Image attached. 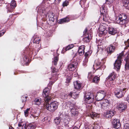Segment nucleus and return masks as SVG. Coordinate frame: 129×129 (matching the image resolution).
Instances as JSON below:
<instances>
[{
  "mask_svg": "<svg viewBox=\"0 0 129 129\" xmlns=\"http://www.w3.org/2000/svg\"><path fill=\"white\" fill-rule=\"evenodd\" d=\"M61 118L59 117H56L55 119H54V121L55 123L57 124H59Z\"/></svg>",
  "mask_w": 129,
  "mask_h": 129,
  "instance_id": "37",
  "label": "nucleus"
},
{
  "mask_svg": "<svg viewBox=\"0 0 129 129\" xmlns=\"http://www.w3.org/2000/svg\"><path fill=\"white\" fill-rule=\"evenodd\" d=\"M115 114V111L113 109L105 113L104 116L106 118L111 119Z\"/></svg>",
  "mask_w": 129,
  "mask_h": 129,
  "instance_id": "8",
  "label": "nucleus"
},
{
  "mask_svg": "<svg viewBox=\"0 0 129 129\" xmlns=\"http://www.w3.org/2000/svg\"><path fill=\"white\" fill-rule=\"evenodd\" d=\"M117 31L116 29L113 28L109 27L108 28V32L110 34L114 35L116 33Z\"/></svg>",
  "mask_w": 129,
  "mask_h": 129,
  "instance_id": "25",
  "label": "nucleus"
},
{
  "mask_svg": "<svg viewBox=\"0 0 129 129\" xmlns=\"http://www.w3.org/2000/svg\"><path fill=\"white\" fill-rule=\"evenodd\" d=\"M77 65V63L76 62H74L69 64L68 67V69L70 71H74L75 70Z\"/></svg>",
  "mask_w": 129,
  "mask_h": 129,
  "instance_id": "10",
  "label": "nucleus"
},
{
  "mask_svg": "<svg viewBox=\"0 0 129 129\" xmlns=\"http://www.w3.org/2000/svg\"><path fill=\"white\" fill-rule=\"evenodd\" d=\"M74 86L75 89H78L81 87V84L80 83H79L77 81L74 82Z\"/></svg>",
  "mask_w": 129,
  "mask_h": 129,
  "instance_id": "29",
  "label": "nucleus"
},
{
  "mask_svg": "<svg viewBox=\"0 0 129 129\" xmlns=\"http://www.w3.org/2000/svg\"><path fill=\"white\" fill-rule=\"evenodd\" d=\"M126 99L127 102L129 103V94L127 96Z\"/></svg>",
  "mask_w": 129,
  "mask_h": 129,
  "instance_id": "58",
  "label": "nucleus"
},
{
  "mask_svg": "<svg viewBox=\"0 0 129 129\" xmlns=\"http://www.w3.org/2000/svg\"><path fill=\"white\" fill-rule=\"evenodd\" d=\"M105 8L103 6H102L100 8V12L101 14V16H103V20L104 19V16L106 15L105 13H106V11Z\"/></svg>",
  "mask_w": 129,
  "mask_h": 129,
  "instance_id": "26",
  "label": "nucleus"
},
{
  "mask_svg": "<svg viewBox=\"0 0 129 129\" xmlns=\"http://www.w3.org/2000/svg\"><path fill=\"white\" fill-rule=\"evenodd\" d=\"M57 71V70L55 68H53L52 70V72H55Z\"/></svg>",
  "mask_w": 129,
  "mask_h": 129,
  "instance_id": "61",
  "label": "nucleus"
},
{
  "mask_svg": "<svg viewBox=\"0 0 129 129\" xmlns=\"http://www.w3.org/2000/svg\"><path fill=\"white\" fill-rule=\"evenodd\" d=\"M99 127V126L97 124H95L94 125V126L92 128H93V129H97V128H98Z\"/></svg>",
  "mask_w": 129,
  "mask_h": 129,
  "instance_id": "53",
  "label": "nucleus"
},
{
  "mask_svg": "<svg viewBox=\"0 0 129 129\" xmlns=\"http://www.w3.org/2000/svg\"><path fill=\"white\" fill-rule=\"evenodd\" d=\"M119 19L120 21H124V24L127 23L129 21V20L127 19V16L125 14H121L119 15Z\"/></svg>",
  "mask_w": 129,
  "mask_h": 129,
  "instance_id": "13",
  "label": "nucleus"
},
{
  "mask_svg": "<svg viewBox=\"0 0 129 129\" xmlns=\"http://www.w3.org/2000/svg\"><path fill=\"white\" fill-rule=\"evenodd\" d=\"M70 21V19L69 18L67 17L58 20V22L59 24H61L67 23L69 22Z\"/></svg>",
  "mask_w": 129,
  "mask_h": 129,
  "instance_id": "17",
  "label": "nucleus"
},
{
  "mask_svg": "<svg viewBox=\"0 0 129 129\" xmlns=\"http://www.w3.org/2000/svg\"><path fill=\"white\" fill-rule=\"evenodd\" d=\"M112 124L113 127L116 128H118L120 126V121L119 119H113L112 122Z\"/></svg>",
  "mask_w": 129,
  "mask_h": 129,
  "instance_id": "11",
  "label": "nucleus"
},
{
  "mask_svg": "<svg viewBox=\"0 0 129 129\" xmlns=\"http://www.w3.org/2000/svg\"><path fill=\"white\" fill-rule=\"evenodd\" d=\"M7 13H8L12 12L15 8H13L12 6L9 5H8L7 6Z\"/></svg>",
  "mask_w": 129,
  "mask_h": 129,
  "instance_id": "33",
  "label": "nucleus"
},
{
  "mask_svg": "<svg viewBox=\"0 0 129 129\" xmlns=\"http://www.w3.org/2000/svg\"><path fill=\"white\" fill-rule=\"evenodd\" d=\"M123 56V54L121 53L119 54L114 64V68L116 70L118 71L120 69L122 62V57Z\"/></svg>",
  "mask_w": 129,
  "mask_h": 129,
  "instance_id": "3",
  "label": "nucleus"
},
{
  "mask_svg": "<svg viewBox=\"0 0 129 129\" xmlns=\"http://www.w3.org/2000/svg\"><path fill=\"white\" fill-rule=\"evenodd\" d=\"M89 55L90 53L89 52H86L84 54L85 58H87L88 59Z\"/></svg>",
  "mask_w": 129,
  "mask_h": 129,
  "instance_id": "49",
  "label": "nucleus"
},
{
  "mask_svg": "<svg viewBox=\"0 0 129 129\" xmlns=\"http://www.w3.org/2000/svg\"><path fill=\"white\" fill-rule=\"evenodd\" d=\"M87 28H85L83 32V33H84V35H85L86 34V33H87Z\"/></svg>",
  "mask_w": 129,
  "mask_h": 129,
  "instance_id": "60",
  "label": "nucleus"
},
{
  "mask_svg": "<svg viewBox=\"0 0 129 129\" xmlns=\"http://www.w3.org/2000/svg\"><path fill=\"white\" fill-rule=\"evenodd\" d=\"M125 87H126L125 89L126 88H129V82H128L125 84Z\"/></svg>",
  "mask_w": 129,
  "mask_h": 129,
  "instance_id": "54",
  "label": "nucleus"
},
{
  "mask_svg": "<svg viewBox=\"0 0 129 129\" xmlns=\"http://www.w3.org/2000/svg\"><path fill=\"white\" fill-rule=\"evenodd\" d=\"M58 57L57 56H56L54 58L53 61H52V63H53L55 65H56L58 61Z\"/></svg>",
  "mask_w": 129,
  "mask_h": 129,
  "instance_id": "38",
  "label": "nucleus"
},
{
  "mask_svg": "<svg viewBox=\"0 0 129 129\" xmlns=\"http://www.w3.org/2000/svg\"><path fill=\"white\" fill-rule=\"evenodd\" d=\"M88 61V59L87 58H85V60L83 61V65L85 66L86 65Z\"/></svg>",
  "mask_w": 129,
  "mask_h": 129,
  "instance_id": "47",
  "label": "nucleus"
},
{
  "mask_svg": "<svg viewBox=\"0 0 129 129\" xmlns=\"http://www.w3.org/2000/svg\"><path fill=\"white\" fill-rule=\"evenodd\" d=\"M93 75L91 72L88 73L87 78L90 81L92 79Z\"/></svg>",
  "mask_w": 129,
  "mask_h": 129,
  "instance_id": "39",
  "label": "nucleus"
},
{
  "mask_svg": "<svg viewBox=\"0 0 129 129\" xmlns=\"http://www.w3.org/2000/svg\"><path fill=\"white\" fill-rule=\"evenodd\" d=\"M125 61H129V54L127 55L125 59Z\"/></svg>",
  "mask_w": 129,
  "mask_h": 129,
  "instance_id": "55",
  "label": "nucleus"
},
{
  "mask_svg": "<svg viewBox=\"0 0 129 129\" xmlns=\"http://www.w3.org/2000/svg\"><path fill=\"white\" fill-rule=\"evenodd\" d=\"M116 75L114 72L110 73L107 77L106 80H107L112 81L114 80L116 78Z\"/></svg>",
  "mask_w": 129,
  "mask_h": 129,
  "instance_id": "15",
  "label": "nucleus"
},
{
  "mask_svg": "<svg viewBox=\"0 0 129 129\" xmlns=\"http://www.w3.org/2000/svg\"><path fill=\"white\" fill-rule=\"evenodd\" d=\"M103 69L102 67H100L97 69L95 71V72L96 73V74L99 77L102 74L103 72Z\"/></svg>",
  "mask_w": 129,
  "mask_h": 129,
  "instance_id": "21",
  "label": "nucleus"
},
{
  "mask_svg": "<svg viewBox=\"0 0 129 129\" xmlns=\"http://www.w3.org/2000/svg\"><path fill=\"white\" fill-rule=\"evenodd\" d=\"M117 43H114L113 45H111L108 48L107 51L108 53L111 54L113 52L115 49V47Z\"/></svg>",
  "mask_w": 129,
  "mask_h": 129,
  "instance_id": "12",
  "label": "nucleus"
},
{
  "mask_svg": "<svg viewBox=\"0 0 129 129\" xmlns=\"http://www.w3.org/2000/svg\"><path fill=\"white\" fill-rule=\"evenodd\" d=\"M69 2L68 0H66L63 2L62 4V6L63 7L67 6L69 4Z\"/></svg>",
  "mask_w": 129,
  "mask_h": 129,
  "instance_id": "41",
  "label": "nucleus"
},
{
  "mask_svg": "<svg viewBox=\"0 0 129 129\" xmlns=\"http://www.w3.org/2000/svg\"><path fill=\"white\" fill-rule=\"evenodd\" d=\"M30 109L29 108L27 109L24 111V114L26 117L27 116L29 113L28 111Z\"/></svg>",
  "mask_w": 129,
  "mask_h": 129,
  "instance_id": "46",
  "label": "nucleus"
},
{
  "mask_svg": "<svg viewBox=\"0 0 129 129\" xmlns=\"http://www.w3.org/2000/svg\"><path fill=\"white\" fill-rule=\"evenodd\" d=\"M123 6L126 9H129V0H124L122 2Z\"/></svg>",
  "mask_w": 129,
  "mask_h": 129,
  "instance_id": "27",
  "label": "nucleus"
},
{
  "mask_svg": "<svg viewBox=\"0 0 129 129\" xmlns=\"http://www.w3.org/2000/svg\"><path fill=\"white\" fill-rule=\"evenodd\" d=\"M59 103L56 101L52 102L50 104H46L45 108L47 109L51 112H53L56 110L58 108Z\"/></svg>",
  "mask_w": 129,
  "mask_h": 129,
  "instance_id": "2",
  "label": "nucleus"
},
{
  "mask_svg": "<svg viewBox=\"0 0 129 129\" xmlns=\"http://www.w3.org/2000/svg\"><path fill=\"white\" fill-rule=\"evenodd\" d=\"M106 92L104 90L99 91L97 93L95 98L96 100L100 101L103 99L106 95Z\"/></svg>",
  "mask_w": 129,
  "mask_h": 129,
  "instance_id": "6",
  "label": "nucleus"
},
{
  "mask_svg": "<svg viewBox=\"0 0 129 129\" xmlns=\"http://www.w3.org/2000/svg\"><path fill=\"white\" fill-rule=\"evenodd\" d=\"M69 108L71 110V112L72 115L74 116H76L78 113L77 110L75 108V106L73 104L70 103V104Z\"/></svg>",
  "mask_w": 129,
  "mask_h": 129,
  "instance_id": "9",
  "label": "nucleus"
},
{
  "mask_svg": "<svg viewBox=\"0 0 129 129\" xmlns=\"http://www.w3.org/2000/svg\"><path fill=\"white\" fill-rule=\"evenodd\" d=\"M84 101L88 104L94 101V96L90 92H86L84 96Z\"/></svg>",
  "mask_w": 129,
  "mask_h": 129,
  "instance_id": "4",
  "label": "nucleus"
},
{
  "mask_svg": "<svg viewBox=\"0 0 129 129\" xmlns=\"http://www.w3.org/2000/svg\"><path fill=\"white\" fill-rule=\"evenodd\" d=\"M72 129H78V128L76 126H74V127Z\"/></svg>",
  "mask_w": 129,
  "mask_h": 129,
  "instance_id": "62",
  "label": "nucleus"
},
{
  "mask_svg": "<svg viewBox=\"0 0 129 129\" xmlns=\"http://www.w3.org/2000/svg\"><path fill=\"white\" fill-rule=\"evenodd\" d=\"M110 105V102L107 100H105L102 103L103 107L107 108Z\"/></svg>",
  "mask_w": 129,
  "mask_h": 129,
  "instance_id": "28",
  "label": "nucleus"
},
{
  "mask_svg": "<svg viewBox=\"0 0 129 129\" xmlns=\"http://www.w3.org/2000/svg\"><path fill=\"white\" fill-rule=\"evenodd\" d=\"M44 97V100L46 102V103L44 104L45 107V106L46 104L48 103V102L51 99V98L50 95Z\"/></svg>",
  "mask_w": 129,
  "mask_h": 129,
  "instance_id": "34",
  "label": "nucleus"
},
{
  "mask_svg": "<svg viewBox=\"0 0 129 129\" xmlns=\"http://www.w3.org/2000/svg\"><path fill=\"white\" fill-rule=\"evenodd\" d=\"M5 31H0V37L3 35L5 33Z\"/></svg>",
  "mask_w": 129,
  "mask_h": 129,
  "instance_id": "57",
  "label": "nucleus"
},
{
  "mask_svg": "<svg viewBox=\"0 0 129 129\" xmlns=\"http://www.w3.org/2000/svg\"><path fill=\"white\" fill-rule=\"evenodd\" d=\"M79 94V93L77 92H71L69 94H68V95L69 96L72 97L74 99H75L78 97Z\"/></svg>",
  "mask_w": 129,
  "mask_h": 129,
  "instance_id": "23",
  "label": "nucleus"
},
{
  "mask_svg": "<svg viewBox=\"0 0 129 129\" xmlns=\"http://www.w3.org/2000/svg\"><path fill=\"white\" fill-rule=\"evenodd\" d=\"M33 39L34 44H37V45L36 47H35V48H34L32 52L33 54H36L40 50L39 43L41 40V38L37 36H35L33 37Z\"/></svg>",
  "mask_w": 129,
  "mask_h": 129,
  "instance_id": "1",
  "label": "nucleus"
},
{
  "mask_svg": "<svg viewBox=\"0 0 129 129\" xmlns=\"http://www.w3.org/2000/svg\"><path fill=\"white\" fill-rule=\"evenodd\" d=\"M100 64L101 63L100 62V60H99L98 59L96 60L95 61V64L93 65L94 67H94L95 66H98L100 65Z\"/></svg>",
  "mask_w": 129,
  "mask_h": 129,
  "instance_id": "40",
  "label": "nucleus"
},
{
  "mask_svg": "<svg viewBox=\"0 0 129 129\" xmlns=\"http://www.w3.org/2000/svg\"><path fill=\"white\" fill-rule=\"evenodd\" d=\"M9 129H14V128L10 126L9 127Z\"/></svg>",
  "mask_w": 129,
  "mask_h": 129,
  "instance_id": "64",
  "label": "nucleus"
},
{
  "mask_svg": "<svg viewBox=\"0 0 129 129\" xmlns=\"http://www.w3.org/2000/svg\"><path fill=\"white\" fill-rule=\"evenodd\" d=\"M31 118H33L34 119L37 120L38 118V116L37 115H31Z\"/></svg>",
  "mask_w": 129,
  "mask_h": 129,
  "instance_id": "51",
  "label": "nucleus"
},
{
  "mask_svg": "<svg viewBox=\"0 0 129 129\" xmlns=\"http://www.w3.org/2000/svg\"><path fill=\"white\" fill-rule=\"evenodd\" d=\"M91 117L92 119H94L95 118L99 117V114L95 112H92L90 114Z\"/></svg>",
  "mask_w": 129,
  "mask_h": 129,
  "instance_id": "31",
  "label": "nucleus"
},
{
  "mask_svg": "<svg viewBox=\"0 0 129 129\" xmlns=\"http://www.w3.org/2000/svg\"><path fill=\"white\" fill-rule=\"evenodd\" d=\"M100 77L97 76H95L93 79L92 82L96 83H98L100 80Z\"/></svg>",
  "mask_w": 129,
  "mask_h": 129,
  "instance_id": "32",
  "label": "nucleus"
},
{
  "mask_svg": "<svg viewBox=\"0 0 129 129\" xmlns=\"http://www.w3.org/2000/svg\"><path fill=\"white\" fill-rule=\"evenodd\" d=\"M125 45L127 47H129V39H128L126 41L124 42Z\"/></svg>",
  "mask_w": 129,
  "mask_h": 129,
  "instance_id": "52",
  "label": "nucleus"
},
{
  "mask_svg": "<svg viewBox=\"0 0 129 129\" xmlns=\"http://www.w3.org/2000/svg\"><path fill=\"white\" fill-rule=\"evenodd\" d=\"M41 99L39 98H36L33 101V103L35 105H39L41 104Z\"/></svg>",
  "mask_w": 129,
  "mask_h": 129,
  "instance_id": "24",
  "label": "nucleus"
},
{
  "mask_svg": "<svg viewBox=\"0 0 129 129\" xmlns=\"http://www.w3.org/2000/svg\"><path fill=\"white\" fill-rule=\"evenodd\" d=\"M27 98V96H24L21 97V98L22 100V102L23 103L25 102L26 101V99Z\"/></svg>",
  "mask_w": 129,
  "mask_h": 129,
  "instance_id": "50",
  "label": "nucleus"
},
{
  "mask_svg": "<svg viewBox=\"0 0 129 129\" xmlns=\"http://www.w3.org/2000/svg\"><path fill=\"white\" fill-rule=\"evenodd\" d=\"M123 129H129V124L126 123L124 126Z\"/></svg>",
  "mask_w": 129,
  "mask_h": 129,
  "instance_id": "48",
  "label": "nucleus"
},
{
  "mask_svg": "<svg viewBox=\"0 0 129 129\" xmlns=\"http://www.w3.org/2000/svg\"><path fill=\"white\" fill-rule=\"evenodd\" d=\"M114 1V0H106V3L109 4V6L110 7L109 4H112Z\"/></svg>",
  "mask_w": 129,
  "mask_h": 129,
  "instance_id": "42",
  "label": "nucleus"
},
{
  "mask_svg": "<svg viewBox=\"0 0 129 129\" xmlns=\"http://www.w3.org/2000/svg\"><path fill=\"white\" fill-rule=\"evenodd\" d=\"M49 91L47 88H45L44 89L43 94V96L44 97L50 96L49 94Z\"/></svg>",
  "mask_w": 129,
  "mask_h": 129,
  "instance_id": "30",
  "label": "nucleus"
},
{
  "mask_svg": "<svg viewBox=\"0 0 129 129\" xmlns=\"http://www.w3.org/2000/svg\"><path fill=\"white\" fill-rule=\"evenodd\" d=\"M99 30V34L102 35H105L107 33V31L105 30V27L103 25H100Z\"/></svg>",
  "mask_w": 129,
  "mask_h": 129,
  "instance_id": "14",
  "label": "nucleus"
},
{
  "mask_svg": "<svg viewBox=\"0 0 129 129\" xmlns=\"http://www.w3.org/2000/svg\"><path fill=\"white\" fill-rule=\"evenodd\" d=\"M126 63L125 64V69L126 70H129V61L126 62Z\"/></svg>",
  "mask_w": 129,
  "mask_h": 129,
  "instance_id": "43",
  "label": "nucleus"
},
{
  "mask_svg": "<svg viewBox=\"0 0 129 129\" xmlns=\"http://www.w3.org/2000/svg\"><path fill=\"white\" fill-rule=\"evenodd\" d=\"M74 46V45L73 44L69 45L66 47L65 48L63 49L62 50L64 51L65 50L66 51H67L72 49L73 47Z\"/></svg>",
  "mask_w": 129,
  "mask_h": 129,
  "instance_id": "35",
  "label": "nucleus"
},
{
  "mask_svg": "<svg viewBox=\"0 0 129 129\" xmlns=\"http://www.w3.org/2000/svg\"><path fill=\"white\" fill-rule=\"evenodd\" d=\"M61 98L63 99H67L68 97V95L66 93H63L61 95Z\"/></svg>",
  "mask_w": 129,
  "mask_h": 129,
  "instance_id": "45",
  "label": "nucleus"
},
{
  "mask_svg": "<svg viewBox=\"0 0 129 129\" xmlns=\"http://www.w3.org/2000/svg\"><path fill=\"white\" fill-rule=\"evenodd\" d=\"M22 123H19L18 124V127L16 129H35V126L33 125L32 124H29L26 128L25 127V125H22Z\"/></svg>",
  "mask_w": 129,
  "mask_h": 129,
  "instance_id": "7",
  "label": "nucleus"
},
{
  "mask_svg": "<svg viewBox=\"0 0 129 129\" xmlns=\"http://www.w3.org/2000/svg\"><path fill=\"white\" fill-rule=\"evenodd\" d=\"M68 78L66 79V82H70V80H71L72 78V75H68Z\"/></svg>",
  "mask_w": 129,
  "mask_h": 129,
  "instance_id": "44",
  "label": "nucleus"
},
{
  "mask_svg": "<svg viewBox=\"0 0 129 129\" xmlns=\"http://www.w3.org/2000/svg\"><path fill=\"white\" fill-rule=\"evenodd\" d=\"M87 0H81L79 2V4L82 8H86L89 7V5H86V2Z\"/></svg>",
  "mask_w": 129,
  "mask_h": 129,
  "instance_id": "20",
  "label": "nucleus"
},
{
  "mask_svg": "<svg viewBox=\"0 0 129 129\" xmlns=\"http://www.w3.org/2000/svg\"><path fill=\"white\" fill-rule=\"evenodd\" d=\"M16 15L15 14H12L10 15L9 16V17L10 18H13V16H14V15Z\"/></svg>",
  "mask_w": 129,
  "mask_h": 129,
  "instance_id": "59",
  "label": "nucleus"
},
{
  "mask_svg": "<svg viewBox=\"0 0 129 129\" xmlns=\"http://www.w3.org/2000/svg\"><path fill=\"white\" fill-rule=\"evenodd\" d=\"M45 117L43 120H42V121L43 122H44L45 120Z\"/></svg>",
  "mask_w": 129,
  "mask_h": 129,
  "instance_id": "63",
  "label": "nucleus"
},
{
  "mask_svg": "<svg viewBox=\"0 0 129 129\" xmlns=\"http://www.w3.org/2000/svg\"><path fill=\"white\" fill-rule=\"evenodd\" d=\"M85 46L84 45L80 46L78 50L79 54L80 55H83L84 52Z\"/></svg>",
  "mask_w": 129,
  "mask_h": 129,
  "instance_id": "19",
  "label": "nucleus"
},
{
  "mask_svg": "<svg viewBox=\"0 0 129 129\" xmlns=\"http://www.w3.org/2000/svg\"><path fill=\"white\" fill-rule=\"evenodd\" d=\"M126 91L125 88H117L115 89L114 93L116 97L120 98L123 96Z\"/></svg>",
  "mask_w": 129,
  "mask_h": 129,
  "instance_id": "5",
  "label": "nucleus"
},
{
  "mask_svg": "<svg viewBox=\"0 0 129 129\" xmlns=\"http://www.w3.org/2000/svg\"><path fill=\"white\" fill-rule=\"evenodd\" d=\"M91 38V35L89 34H87L85 35L84 40V41L87 42H89Z\"/></svg>",
  "mask_w": 129,
  "mask_h": 129,
  "instance_id": "22",
  "label": "nucleus"
},
{
  "mask_svg": "<svg viewBox=\"0 0 129 129\" xmlns=\"http://www.w3.org/2000/svg\"><path fill=\"white\" fill-rule=\"evenodd\" d=\"M9 5L12 6L13 8H15L16 6V4L15 1V0H12L11 2V4Z\"/></svg>",
  "mask_w": 129,
  "mask_h": 129,
  "instance_id": "36",
  "label": "nucleus"
},
{
  "mask_svg": "<svg viewBox=\"0 0 129 129\" xmlns=\"http://www.w3.org/2000/svg\"><path fill=\"white\" fill-rule=\"evenodd\" d=\"M117 107L119 109L123 111L126 108L127 106L124 104L120 103L117 106Z\"/></svg>",
  "mask_w": 129,
  "mask_h": 129,
  "instance_id": "18",
  "label": "nucleus"
},
{
  "mask_svg": "<svg viewBox=\"0 0 129 129\" xmlns=\"http://www.w3.org/2000/svg\"><path fill=\"white\" fill-rule=\"evenodd\" d=\"M97 105L99 107H103L102 106V104L100 103H98L97 104Z\"/></svg>",
  "mask_w": 129,
  "mask_h": 129,
  "instance_id": "56",
  "label": "nucleus"
},
{
  "mask_svg": "<svg viewBox=\"0 0 129 129\" xmlns=\"http://www.w3.org/2000/svg\"><path fill=\"white\" fill-rule=\"evenodd\" d=\"M47 16L48 17V18L49 19V20L52 21L53 22L55 19V18H54V14L52 12H49L47 14L46 17Z\"/></svg>",
  "mask_w": 129,
  "mask_h": 129,
  "instance_id": "16",
  "label": "nucleus"
}]
</instances>
